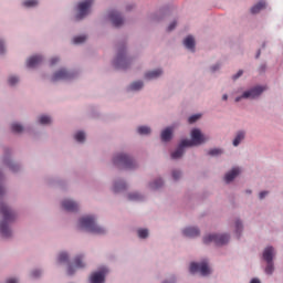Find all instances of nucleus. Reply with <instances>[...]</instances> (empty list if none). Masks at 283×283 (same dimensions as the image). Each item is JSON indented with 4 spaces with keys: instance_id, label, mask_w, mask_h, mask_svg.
Masks as SVG:
<instances>
[{
    "instance_id": "2",
    "label": "nucleus",
    "mask_w": 283,
    "mask_h": 283,
    "mask_svg": "<svg viewBox=\"0 0 283 283\" xmlns=\"http://www.w3.org/2000/svg\"><path fill=\"white\" fill-rule=\"evenodd\" d=\"M0 213L3 217V220L0 222V233L2 238H10V235H12V231H10L8 224L14 220V211H12L8 205L0 203Z\"/></svg>"
},
{
    "instance_id": "40",
    "label": "nucleus",
    "mask_w": 283,
    "mask_h": 283,
    "mask_svg": "<svg viewBox=\"0 0 283 283\" xmlns=\"http://www.w3.org/2000/svg\"><path fill=\"white\" fill-rule=\"evenodd\" d=\"M181 176V172L179 170H174L172 171V178L174 180H178Z\"/></svg>"
},
{
    "instance_id": "53",
    "label": "nucleus",
    "mask_w": 283,
    "mask_h": 283,
    "mask_svg": "<svg viewBox=\"0 0 283 283\" xmlns=\"http://www.w3.org/2000/svg\"><path fill=\"white\" fill-rule=\"evenodd\" d=\"M229 98V96L227 95V94H224L223 96H222V99L223 101H227Z\"/></svg>"
},
{
    "instance_id": "4",
    "label": "nucleus",
    "mask_w": 283,
    "mask_h": 283,
    "mask_svg": "<svg viewBox=\"0 0 283 283\" xmlns=\"http://www.w3.org/2000/svg\"><path fill=\"white\" fill-rule=\"evenodd\" d=\"M114 165L123 169H134L136 161L125 154H117L113 159Z\"/></svg>"
},
{
    "instance_id": "31",
    "label": "nucleus",
    "mask_w": 283,
    "mask_h": 283,
    "mask_svg": "<svg viewBox=\"0 0 283 283\" xmlns=\"http://www.w3.org/2000/svg\"><path fill=\"white\" fill-rule=\"evenodd\" d=\"M23 6L25 8H34V7L39 6V1H36V0H27V1L23 2Z\"/></svg>"
},
{
    "instance_id": "37",
    "label": "nucleus",
    "mask_w": 283,
    "mask_h": 283,
    "mask_svg": "<svg viewBox=\"0 0 283 283\" xmlns=\"http://www.w3.org/2000/svg\"><path fill=\"white\" fill-rule=\"evenodd\" d=\"M9 85H17V83H19V77L17 76H10L8 80Z\"/></svg>"
},
{
    "instance_id": "28",
    "label": "nucleus",
    "mask_w": 283,
    "mask_h": 283,
    "mask_svg": "<svg viewBox=\"0 0 283 283\" xmlns=\"http://www.w3.org/2000/svg\"><path fill=\"white\" fill-rule=\"evenodd\" d=\"M39 123L40 125H50V123H52V118H50L48 115H42L39 118Z\"/></svg>"
},
{
    "instance_id": "54",
    "label": "nucleus",
    "mask_w": 283,
    "mask_h": 283,
    "mask_svg": "<svg viewBox=\"0 0 283 283\" xmlns=\"http://www.w3.org/2000/svg\"><path fill=\"white\" fill-rule=\"evenodd\" d=\"M260 57V51L258 52V54H256V59H259Z\"/></svg>"
},
{
    "instance_id": "18",
    "label": "nucleus",
    "mask_w": 283,
    "mask_h": 283,
    "mask_svg": "<svg viewBox=\"0 0 283 283\" xmlns=\"http://www.w3.org/2000/svg\"><path fill=\"white\" fill-rule=\"evenodd\" d=\"M240 175V168H232L224 177L226 182H232V180Z\"/></svg>"
},
{
    "instance_id": "38",
    "label": "nucleus",
    "mask_w": 283,
    "mask_h": 283,
    "mask_svg": "<svg viewBox=\"0 0 283 283\" xmlns=\"http://www.w3.org/2000/svg\"><path fill=\"white\" fill-rule=\"evenodd\" d=\"M8 167L11 169V171H18L19 170V165H17L12 161L8 163Z\"/></svg>"
},
{
    "instance_id": "24",
    "label": "nucleus",
    "mask_w": 283,
    "mask_h": 283,
    "mask_svg": "<svg viewBox=\"0 0 283 283\" xmlns=\"http://www.w3.org/2000/svg\"><path fill=\"white\" fill-rule=\"evenodd\" d=\"M125 189H127V185L125 182H123V181L115 182V185H114L115 193H118V191H123Z\"/></svg>"
},
{
    "instance_id": "13",
    "label": "nucleus",
    "mask_w": 283,
    "mask_h": 283,
    "mask_svg": "<svg viewBox=\"0 0 283 283\" xmlns=\"http://www.w3.org/2000/svg\"><path fill=\"white\" fill-rule=\"evenodd\" d=\"M109 19L115 28H120L125 22L117 11H111Z\"/></svg>"
},
{
    "instance_id": "29",
    "label": "nucleus",
    "mask_w": 283,
    "mask_h": 283,
    "mask_svg": "<svg viewBox=\"0 0 283 283\" xmlns=\"http://www.w3.org/2000/svg\"><path fill=\"white\" fill-rule=\"evenodd\" d=\"M85 41H87V36H86V35H78V36H75V38L73 39V43H74L75 45H78V44H81V43H85Z\"/></svg>"
},
{
    "instance_id": "6",
    "label": "nucleus",
    "mask_w": 283,
    "mask_h": 283,
    "mask_svg": "<svg viewBox=\"0 0 283 283\" xmlns=\"http://www.w3.org/2000/svg\"><path fill=\"white\" fill-rule=\"evenodd\" d=\"M229 234H209L203 238V244H211V242H214L217 247H222V244L229 242Z\"/></svg>"
},
{
    "instance_id": "42",
    "label": "nucleus",
    "mask_w": 283,
    "mask_h": 283,
    "mask_svg": "<svg viewBox=\"0 0 283 283\" xmlns=\"http://www.w3.org/2000/svg\"><path fill=\"white\" fill-rule=\"evenodd\" d=\"M266 196H269V191H262V192H260L259 198H260V200H264V198H266Z\"/></svg>"
},
{
    "instance_id": "32",
    "label": "nucleus",
    "mask_w": 283,
    "mask_h": 283,
    "mask_svg": "<svg viewBox=\"0 0 283 283\" xmlns=\"http://www.w3.org/2000/svg\"><path fill=\"white\" fill-rule=\"evenodd\" d=\"M137 233H138V238H142L143 240H145V238L149 235V230L139 229Z\"/></svg>"
},
{
    "instance_id": "39",
    "label": "nucleus",
    "mask_w": 283,
    "mask_h": 283,
    "mask_svg": "<svg viewBox=\"0 0 283 283\" xmlns=\"http://www.w3.org/2000/svg\"><path fill=\"white\" fill-rule=\"evenodd\" d=\"M200 118V115H192V116H190L189 118H188V122L190 123V124H193V123H196V120H198Z\"/></svg>"
},
{
    "instance_id": "49",
    "label": "nucleus",
    "mask_w": 283,
    "mask_h": 283,
    "mask_svg": "<svg viewBox=\"0 0 283 283\" xmlns=\"http://www.w3.org/2000/svg\"><path fill=\"white\" fill-rule=\"evenodd\" d=\"M4 50H3V42L0 41V54H3Z\"/></svg>"
},
{
    "instance_id": "36",
    "label": "nucleus",
    "mask_w": 283,
    "mask_h": 283,
    "mask_svg": "<svg viewBox=\"0 0 283 283\" xmlns=\"http://www.w3.org/2000/svg\"><path fill=\"white\" fill-rule=\"evenodd\" d=\"M128 198L130 200H142L143 197L138 192H133V193L128 195Z\"/></svg>"
},
{
    "instance_id": "51",
    "label": "nucleus",
    "mask_w": 283,
    "mask_h": 283,
    "mask_svg": "<svg viewBox=\"0 0 283 283\" xmlns=\"http://www.w3.org/2000/svg\"><path fill=\"white\" fill-rule=\"evenodd\" d=\"M7 283H17V280H14V279H9V280L7 281Z\"/></svg>"
},
{
    "instance_id": "33",
    "label": "nucleus",
    "mask_w": 283,
    "mask_h": 283,
    "mask_svg": "<svg viewBox=\"0 0 283 283\" xmlns=\"http://www.w3.org/2000/svg\"><path fill=\"white\" fill-rule=\"evenodd\" d=\"M163 186V179H157L155 182L150 184V189H160Z\"/></svg>"
},
{
    "instance_id": "45",
    "label": "nucleus",
    "mask_w": 283,
    "mask_h": 283,
    "mask_svg": "<svg viewBox=\"0 0 283 283\" xmlns=\"http://www.w3.org/2000/svg\"><path fill=\"white\" fill-rule=\"evenodd\" d=\"M32 277H39V275H41V271L35 270L31 273Z\"/></svg>"
},
{
    "instance_id": "8",
    "label": "nucleus",
    "mask_w": 283,
    "mask_h": 283,
    "mask_svg": "<svg viewBox=\"0 0 283 283\" xmlns=\"http://www.w3.org/2000/svg\"><path fill=\"white\" fill-rule=\"evenodd\" d=\"M190 273H201L205 276L211 273V269H209V264L206 261L201 263L192 262L190 264Z\"/></svg>"
},
{
    "instance_id": "12",
    "label": "nucleus",
    "mask_w": 283,
    "mask_h": 283,
    "mask_svg": "<svg viewBox=\"0 0 283 283\" xmlns=\"http://www.w3.org/2000/svg\"><path fill=\"white\" fill-rule=\"evenodd\" d=\"M69 78H72V73H67L65 70H60L54 73L52 76V81H67Z\"/></svg>"
},
{
    "instance_id": "21",
    "label": "nucleus",
    "mask_w": 283,
    "mask_h": 283,
    "mask_svg": "<svg viewBox=\"0 0 283 283\" xmlns=\"http://www.w3.org/2000/svg\"><path fill=\"white\" fill-rule=\"evenodd\" d=\"M161 75H163V70L158 69L155 71L147 72L145 74V78H147L148 81H151L153 78H158V76H161Z\"/></svg>"
},
{
    "instance_id": "19",
    "label": "nucleus",
    "mask_w": 283,
    "mask_h": 283,
    "mask_svg": "<svg viewBox=\"0 0 283 283\" xmlns=\"http://www.w3.org/2000/svg\"><path fill=\"white\" fill-rule=\"evenodd\" d=\"M264 8H266V2L264 0H261L251 8V13L258 14L261 10H264Z\"/></svg>"
},
{
    "instance_id": "50",
    "label": "nucleus",
    "mask_w": 283,
    "mask_h": 283,
    "mask_svg": "<svg viewBox=\"0 0 283 283\" xmlns=\"http://www.w3.org/2000/svg\"><path fill=\"white\" fill-rule=\"evenodd\" d=\"M3 193H6V190L0 186V196H3Z\"/></svg>"
},
{
    "instance_id": "1",
    "label": "nucleus",
    "mask_w": 283,
    "mask_h": 283,
    "mask_svg": "<svg viewBox=\"0 0 283 283\" xmlns=\"http://www.w3.org/2000/svg\"><path fill=\"white\" fill-rule=\"evenodd\" d=\"M209 138L205 137L200 129L195 128L191 130V140L190 139H184L179 144L176 151L171 154L172 160H178V158H182V155L185 154V147H198V145H202L203 143H207Z\"/></svg>"
},
{
    "instance_id": "23",
    "label": "nucleus",
    "mask_w": 283,
    "mask_h": 283,
    "mask_svg": "<svg viewBox=\"0 0 283 283\" xmlns=\"http://www.w3.org/2000/svg\"><path fill=\"white\" fill-rule=\"evenodd\" d=\"M242 140H244V132H239L233 140V146L238 147Z\"/></svg>"
},
{
    "instance_id": "20",
    "label": "nucleus",
    "mask_w": 283,
    "mask_h": 283,
    "mask_svg": "<svg viewBox=\"0 0 283 283\" xmlns=\"http://www.w3.org/2000/svg\"><path fill=\"white\" fill-rule=\"evenodd\" d=\"M184 45L185 48H187L188 50H195L196 48V40L193 39V36L188 35L185 40H184Z\"/></svg>"
},
{
    "instance_id": "7",
    "label": "nucleus",
    "mask_w": 283,
    "mask_h": 283,
    "mask_svg": "<svg viewBox=\"0 0 283 283\" xmlns=\"http://www.w3.org/2000/svg\"><path fill=\"white\" fill-rule=\"evenodd\" d=\"M93 3L94 0H84L77 4L78 13L75 17L76 21H81V19H85L90 14V8H92Z\"/></svg>"
},
{
    "instance_id": "43",
    "label": "nucleus",
    "mask_w": 283,
    "mask_h": 283,
    "mask_svg": "<svg viewBox=\"0 0 283 283\" xmlns=\"http://www.w3.org/2000/svg\"><path fill=\"white\" fill-rule=\"evenodd\" d=\"M244 74V71L240 70L235 75H233V81H237V78H240Z\"/></svg>"
},
{
    "instance_id": "48",
    "label": "nucleus",
    "mask_w": 283,
    "mask_h": 283,
    "mask_svg": "<svg viewBox=\"0 0 283 283\" xmlns=\"http://www.w3.org/2000/svg\"><path fill=\"white\" fill-rule=\"evenodd\" d=\"M212 72H216L217 70H220V64H217L211 67Z\"/></svg>"
},
{
    "instance_id": "35",
    "label": "nucleus",
    "mask_w": 283,
    "mask_h": 283,
    "mask_svg": "<svg viewBox=\"0 0 283 283\" xmlns=\"http://www.w3.org/2000/svg\"><path fill=\"white\" fill-rule=\"evenodd\" d=\"M209 156H220V154H222V150L220 148H213L211 150H209Z\"/></svg>"
},
{
    "instance_id": "15",
    "label": "nucleus",
    "mask_w": 283,
    "mask_h": 283,
    "mask_svg": "<svg viewBox=\"0 0 283 283\" xmlns=\"http://www.w3.org/2000/svg\"><path fill=\"white\" fill-rule=\"evenodd\" d=\"M42 62H43V57L41 55L31 56L27 61V67H36V65H40Z\"/></svg>"
},
{
    "instance_id": "44",
    "label": "nucleus",
    "mask_w": 283,
    "mask_h": 283,
    "mask_svg": "<svg viewBox=\"0 0 283 283\" xmlns=\"http://www.w3.org/2000/svg\"><path fill=\"white\" fill-rule=\"evenodd\" d=\"M59 63V57H52L50 60V65H56Z\"/></svg>"
},
{
    "instance_id": "25",
    "label": "nucleus",
    "mask_w": 283,
    "mask_h": 283,
    "mask_svg": "<svg viewBox=\"0 0 283 283\" xmlns=\"http://www.w3.org/2000/svg\"><path fill=\"white\" fill-rule=\"evenodd\" d=\"M76 269H85V263L83 262V256L78 255L74 260Z\"/></svg>"
},
{
    "instance_id": "9",
    "label": "nucleus",
    "mask_w": 283,
    "mask_h": 283,
    "mask_svg": "<svg viewBox=\"0 0 283 283\" xmlns=\"http://www.w3.org/2000/svg\"><path fill=\"white\" fill-rule=\"evenodd\" d=\"M264 90H266V88L262 87V86H256L249 91H245L242 94V96H239L235 98V103H240V101H242V98H258V96H260L262 94V92H264Z\"/></svg>"
},
{
    "instance_id": "30",
    "label": "nucleus",
    "mask_w": 283,
    "mask_h": 283,
    "mask_svg": "<svg viewBox=\"0 0 283 283\" xmlns=\"http://www.w3.org/2000/svg\"><path fill=\"white\" fill-rule=\"evenodd\" d=\"M74 138L77 143H85V133L84 132H77L74 135Z\"/></svg>"
},
{
    "instance_id": "47",
    "label": "nucleus",
    "mask_w": 283,
    "mask_h": 283,
    "mask_svg": "<svg viewBox=\"0 0 283 283\" xmlns=\"http://www.w3.org/2000/svg\"><path fill=\"white\" fill-rule=\"evenodd\" d=\"M176 22H172L169 27H168V32H171V30L176 29Z\"/></svg>"
},
{
    "instance_id": "17",
    "label": "nucleus",
    "mask_w": 283,
    "mask_h": 283,
    "mask_svg": "<svg viewBox=\"0 0 283 283\" xmlns=\"http://www.w3.org/2000/svg\"><path fill=\"white\" fill-rule=\"evenodd\" d=\"M174 134V129L171 127H168L161 132V140L164 143H169L171 140V136Z\"/></svg>"
},
{
    "instance_id": "22",
    "label": "nucleus",
    "mask_w": 283,
    "mask_h": 283,
    "mask_svg": "<svg viewBox=\"0 0 283 283\" xmlns=\"http://www.w3.org/2000/svg\"><path fill=\"white\" fill-rule=\"evenodd\" d=\"M143 81H136L129 85V90H132L133 92H138V90H143Z\"/></svg>"
},
{
    "instance_id": "46",
    "label": "nucleus",
    "mask_w": 283,
    "mask_h": 283,
    "mask_svg": "<svg viewBox=\"0 0 283 283\" xmlns=\"http://www.w3.org/2000/svg\"><path fill=\"white\" fill-rule=\"evenodd\" d=\"M67 274L69 275H74V268L72 265L69 266Z\"/></svg>"
},
{
    "instance_id": "11",
    "label": "nucleus",
    "mask_w": 283,
    "mask_h": 283,
    "mask_svg": "<svg viewBox=\"0 0 283 283\" xmlns=\"http://www.w3.org/2000/svg\"><path fill=\"white\" fill-rule=\"evenodd\" d=\"M105 275H107V268H102L101 271L95 272L91 275V283H105Z\"/></svg>"
},
{
    "instance_id": "26",
    "label": "nucleus",
    "mask_w": 283,
    "mask_h": 283,
    "mask_svg": "<svg viewBox=\"0 0 283 283\" xmlns=\"http://www.w3.org/2000/svg\"><path fill=\"white\" fill-rule=\"evenodd\" d=\"M11 132H13V134H21V132H23V126L21 124L13 123L11 125Z\"/></svg>"
},
{
    "instance_id": "34",
    "label": "nucleus",
    "mask_w": 283,
    "mask_h": 283,
    "mask_svg": "<svg viewBox=\"0 0 283 283\" xmlns=\"http://www.w3.org/2000/svg\"><path fill=\"white\" fill-rule=\"evenodd\" d=\"M69 260H70V256L65 252L60 253V255H59L60 263L67 262Z\"/></svg>"
},
{
    "instance_id": "14",
    "label": "nucleus",
    "mask_w": 283,
    "mask_h": 283,
    "mask_svg": "<svg viewBox=\"0 0 283 283\" xmlns=\"http://www.w3.org/2000/svg\"><path fill=\"white\" fill-rule=\"evenodd\" d=\"M62 207L65 211H78V203L70 199L62 201Z\"/></svg>"
},
{
    "instance_id": "52",
    "label": "nucleus",
    "mask_w": 283,
    "mask_h": 283,
    "mask_svg": "<svg viewBox=\"0 0 283 283\" xmlns=\"http://www.w3.org/2000/svg\"><path fill=\"white\" fill-rule=\"evenodd\" d=\"M250 283H260V280H258V279H252Z\"/></svg>"
},
{
    "instance_id": "5",
    "label": "nucleus",
    "mask_w": 283,
    "mask_h": 283,
    "mask_svg": "<svg viewBox=\"0 0 283 283\" xmlns=\"http://www.w3.org/2000/svg\"><path fill=\"white\" fill-rule=\"evenodd\" d=\"M275 255V249L273 247H268L263 251V260L266 262L265 273L271 275L274 271L273 268V256Z\"/></svg>"
},
{
    "instance_id": "16",
    "label": "nucleus",
    "mask_w": 283,
    "mask_h": 283,
    "mask_svg": "<svg viewBox=\"0 0 283 283\" xmlns=\"http://www.w3.org/2000/svg\"><path fill=\"white\" fill-rule=\"evenodd\" d=\"M184 235H186V238H198V235H200V230L198 228H186L182 231Z\"/></svg>"
},
{
    "instance_id": "41",
    "label": "nucleus",
    "mask_w": 283,
    "mask_h": 283,
    "mask_svg": "<svg viewBox=\"0 0 283 283\" xmlns=\"http://www.w3.org/2000/svg\"><path fill=\"white\" fill-rule=\"evenodd\" d=\"M235 229L237 233H240V231H242V222L240 220L235 221Z\"/></svg>"
},
{
    "instance_id": "3",
    "label": "nucleus",
    "mask_w": 283,
    "mask_h": 283,
    "mask_svg": "<svg viewBox=\"0 0 283 283\" xmlns=\"http://www.w3.org/2000/svg\"><path fill=\"white\" fill-rule=\"evenodd\" d=\"M80 227L81 229H85L90 233H95L96 235H103L105 230L96 224L94 217H82L80 219Z\"/></svg>"
},
{
    "instance_id": "27",
    "label": "nucleus",
    "mask_w": 283,
    "mask_h": 283,
    "mask_svg": "<svg viewBox=\"0 0 283 283\" xmlns=\"http://www.w3.org/2000/svg\"><path fill=\"white\" fill-rule=\"evenodd\" d=\"M138 134H140L142 136H146L147 134H151V128L147 127V126H139L137 128Z\"/></svg>"
},
{
    "instance_id": "10",
    "label": "nucleus",
    "mask_w": 283,
    "mask_h": 283,
    "mask_svg": "<svg viewBox=\"0 0 283 283\" xmlns=\"http://www.w3.org/2000/svg\"><path fill=\"white\" fill-rule=\"evenodd\" d=\"M127 63H129V60L125 56V51L119 50L117 57L115 59V66L119 70H127Z\"/></svg>"
}]
</instances>
